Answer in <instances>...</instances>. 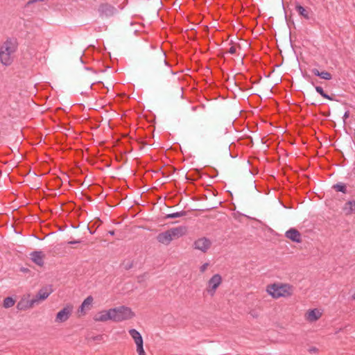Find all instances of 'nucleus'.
Segmentation results:
<instances>
[{
	"mask_svg": "<svg viewBox=\"0 0 355 355\" xmlns=\"http://www.w3.org/2000/svg\"><path fill=\"white\" fill-rule=\"evenodd\" d=\"M109 234H110V235H114V231H110V232H109Z\"/></svg>",
	"mask_w": 355,
	"mask_h": 355,
	"instance_id": "2f4dec72",
	"label": "nucleus"
},
{
	"mask_svg": "<svg viewBox=\"0 0 355 355\" xmlns=\"http://www.w3.org/2000/svg\"><path fill=\"white\" fill-rule=\"evenodd\" d=\"M114 312V310H112V309L107 310V311H103L99 312L97 315L94 316V320L98 321V322H105L108 320H113L112 318V313Z\"/></svg>",
	"mask_w": 355,
	"mask_h": 355,
	"instance_id": "9d476101",
	"label": "nucleus"
},
{
	"mask_svg": "<svg viewBox=\"0 0 355 355\" xmlns=\"http://www.w3.org/2000/svg\"><path fill=\"white\" fill-rule=\"evenodd\" d=\"M157 240L160 243L167 245L172 241L173 239L171 236L169 230H168L166 232L159 233L157 236Z\"/></svg>",
	"mask_w": 355,
	"mask_h": 355,
	"instance_id": "4468645a",
	"label": "nucleus"
},
{
	"mask_svg": "<svg viewBox=\"0 0 355 355\" xmlns=\"http://www.w3.org/2000/svg\"><path fill=\"white\" fill-rule=\"evenodd\" d=\"M349 110H347V111L344 113L343 116V123H344V124L345 123V120H346L347 118H349Z\"/></svg>",
	"mask_w": 355,
	"mask_h": 355,
	"instance_id": "b1692460",
	"label": "nucleus"
},
{
	"mask_svg": "<svg viewBox=\"0 0 355 355\" xmlns=\"http://www.w3.org/2000/svg\"><path fill=\"white\" fill-rule=\"evenodd\" d=\"M343 209L345 215L355 214V200L347 201L344 205Z\"/></svg>",
	"mask_w": 355,
	"mask_h": 355,
	"instance_id": "2eb2a0df",
	"label": "nucleus"
},
{
	"mask_svg": "<svg viewBox=\"0 0 355 355\" xmlns=\"http://www.w3.org/2000/svg\"><path fill=\"white\" fill-rule=\"evenodd\" d=\"M311 72L315 76H318L324 80H329L332 78L331 74L328 71H320L318 69L313 68L311 69Z\"/></svg>",
	"mask_w": 355,
	"mask_h": 355,
	"instance_id": "f3484780",
	"label": "nucleus"
},
{
	"mask_svg": "<svg viewBox=\"0 0 355 355\" xmlns=\"http://www.w3.org/2000/svg\"><path fill=\"white\" fill-rule=\"evenodd\" d=\"M17 309H19V310L22 309V304H21V302H19L17 303Z\"/></svg>",
	"mask_w": 355,
	"mask_h": 355,
	"instance_id": "c85d7f7f",
	"label": "nucleus"
},
{
	"mask_svg": "<svg viewBox=\"0 0 355 355\" xmlns=\"http://www.w3.org/2000/svg\"><path fill=\"white\" fill-rule=\"evenodd\" d=\"M211 245V241L206 237L200 238L193 243L194 248L202 252H206L210 248Z\"/></svg>",
	"mask_w": 355,
	"mask_h": 355,
	"instance_id": "6e6552de",
	"label": "nucleus"
},
{
	"mask_svg": "<svg viewBox=\"0 0 355 355\" xmlns=\"http://www.w3.org/2000/svg\"><path fill=\"white\" fill-rule=\"evenodd\" d=\"M293 291V286L288 284H273L266 288L267 293L275 299L290 297Z\"/></svg>",
	"mask_w": 355,
	"mask_h": 355,
	"instance_id": "f03ea898",
	"label": "nucleus"
},
{
	"mask_svg": "<svg viewBox=\"0 0 355 355\" xmlns=\"http://www.w3.org/2000/svg\"><path fill=\"white\" fill-rule=\"evenodd\" d=\"M228 53L230 54H234L236 53V48L234 46H231L228 50Z\"/></svg>",
	"mask_w": 355,
	"mask_h": 355,
	"instance_id": "a878e982",
	"label": "nucleus"
},
{
	"mask_svg": "<svg viewBox=\"0 0 355 355\" xmlns=\"http://www.w3.org/2000/svg\"><path fill=\"white\" fill-rule=\"evenodd\" d=\"M168 230L173 240L184 236L187 232V228L184 226H179L171 228Z\"/></svg>",
	"mask_w": 355,
	"mask_h": 355,
	"instance_id": "f8f14e48",
	"label": "nucleus"
},
{
	"mask_svg": "<svg viewBox=\"0 0 355 355\" xmlns=\"http://www.w3.org/2000/svg\"><path fill=\"white\" fill-rule=\"evenodd\" d=\"M18 47V42L15 38L7 39L0 47V62L5 66L10 65L15 58Z\"/></svg>",
	"mask_w": 355,
	"mask_h": 355,
	"instance_id": "f257e3e1",
	"label": "nucleus"
},
{
	"mask_svg": "<svg viewBox=\"0 0 355 355\" xmlns=\"http://www.w3.org/2000/svg\"><path fill=\"white\" fill-rule=\"evenodd\" d=\"M114 310L112 313L113 321L121 322L132 318L135 316L134 313L130 308L121 306L119 307L112 309Z\"/></svg>",
	"mask_w": 355,
	"mask_h": 355,
	"instance_id": "7ed1b4c3",
	"label": "nucleus"
},
{
	"mask_svg": "<svg viewBox=\"0 0 355 355\" xmlns=\"http://www.w3.org/2000/svg\"><path fill=\"white\" fill-rule=\"evenodd\" d=\"M322 96L326 99H328V100H331L332 101L333 98L329 96L327 94H326L325 92L323 94V95H322Z\"/></svg>",
	"mask_w": 355,
	"mask_h": 355,
	"instance_id": "bb28decb",
	"label": "nucleus"
},
{
	"mask_svg": "<svg viewBox=\"0 0 355 355\" xmlns=\"http://www.w3.org/2000/svg\"><path fill=\"white\" fill-rule=\"evenodd\" d=\"M132 267V265H128V266L126 267V269H130Z\"/></svg>",
	"mask_w": 355,
	"mask_h": 355,
	"instance_id": "72a5a7b5",
	"label": "nucleus"
},
{
	"mask_svg": "<svg viewBox=\"0 0 355 355\" xmlns=\"http://www.w3.org/2000/svg\"><path fill=\"white\" fill-rule=\"evenodd\" d=\"M25 168V166L24 165V168ZM25 171H24V177L25 176V174H24ZM31 173V171L29 170L28 172L26 174V175H30Z\"/></svg>",
	"mask_w": 355,
	"mask_h": 355,
	"instance_id": "c756f323",
	"label": "nucleus"
},
{
	"mask_svg": "<svg viewBox=\"0 0 355 355\" xmlns=\"http://www.w3.org/2000/svg\"><path fill=\"white\" fill-rule=\"evenodd\" d=\"M98 12L101 18L107 19L115 15L117 13V9L109 3H101L98 8Z\"/></svg>",
	"mask_w": 355,
	"mask_h": 355,
	"instance_id": "39448f33",
	"label": "nucleus"
},
{
	"mask_svg": "<svg viewBox=\"0 0 355 355\" xmlns=\"http://www.w3.org/2000/svg\"><path fill=\"white\" fill-rule=\"evenodd\" d=\"M23 203H24V205L25 204V201L24 200L23 201ZM26 204L27 205V204H28V202H26Z\"/></svg>",
	"mask_w": 355,
	"mask_h": 355,
	"instance_id": "f704fd0d",
	"label": "nucleus"
},
{
	"mask_svg": "<svg viewBox=\"0 0 355 355\" xmlns=\"http://www.w3.org/2000/svg\"><path fill=\"white\" fill-rule=\"evenodd\" d=\"M92 302H93V297L91 295L88 296L86 299L84 300V301L83 302L82 304L80 305L78 311L81 313H84L85 308L89 307V306H91Z\"/></svg>",
	"mask_w": 355,
	"mask_h": 355,
	"instance_id": "6ab92c4d",
	"label": "nucleus"
},
{
	"mask_svg": "<svg viewBox=\"0 0 355 355\" xmlns=\"http://www.w3.org/2000/svg\"><path fill=\"white\" fill-rule=\"evenodd\" d=\"M71 313V307L66 306L60 311L55 317V322L58 323L67 321Z\"/></svg>",
	"mask_w": 355,
	"mask_h": 355,
	"instance_id": "1a4fd4ad",
	"label": "nucleus"
},
{
	"mask_svg": "<svg viewBox=\"0 0 355 355\" xmlns=\"http://www.w3.org/2000/svg\"><path fill=\"white\" fill-rule=\"evenodd\" d=\"M129 334L134 340L136 345H137V352L139 355H146L144 349V341L143 338L141 334L135 329H131L129 330Z\"/></svg>",
	"mask_w": 355,
	"mask_h": 355,
	"instance_id": "423d86ee",
	"label": "nucleus"
},
{
	"mask_svg": "<svg viewBox=\"0 0 355 355\" xmlns=\"http://www.w3.org/2000/svg\"><path fill=\"white\" fill-rule=\"evenodd\" d=\"M295 9L297 11L298 14L303 17L306 19H309V12L300 4L296 3Z\"/></svg>",
	"mask_w": 355,
	"mask_h": 355,
	"instance_id": "a211bd4d",
	"label": "nucleus"
},
{
	"mask_svg": "<svg viewBox=\"0 0 355 355\" xmlns=\"http://www.w3.org/2000/svg\"><path fill=\"white\" fill-rule=\"evenodd\" d=\"M31 260L39 266L44 265V254L41 251H33L30 254Z\"/></svg>",
	"mask_w": 355,
	"mask_h": 355,
	"instance_id": "ddd939ff",
	"label": "nucleus"
},
{
	"mask_svg": "<svg viewBox=\"0 0 355 355\" xmlns=\"http://www.w3.org/2000/svg\"><path fill=\"white\" fill-rule=\"evenodd\" d=\"M15 304V300L11 297H8L3 300V306L6 309H8L13 306Z\"/></svg>",
	"mask_w": 355,
	"mask_h": 355,
	"instance_id": "aec40b11",
	"label": "nucleus"
},
{
	"mask_svg": "<svg viewBox=\"0 0 355 355\" xmlns=\"http://www.w3.org/2000/svg\"><path fill=\"white\" fill-rule=\"evenodd\" d=\"M285 236L295 243H300L302 241L301 234L295 228H291L287 230L285 233Z\"/></svg>",
	"mask_w": 355,
	"mask_h": 355,
	"instance_id": "9b49d317",
	"label": "nucleus"
},
{
	"mask_svg": "<svg viewBox=\"0 0 355 355\" xmlns=\"http://www.w3.org/2000/svg\"><path fill=\"white\" fill-rule=\"evenodd\" d=\"M185 215H186V211H177V212L166 214L165 216V218L169 219V218H180V217L184 216Z\"/></svg>",
	"mask_w": 355,
	"mask_h": 355,
	"instance_id": "412c9836",
	"label": "nucleus"
},
{
	"mask_svg": "<svg viewBox=\"0 0 355 355\" xmlns=\"http://www.w3.org/2000/svg\"><path fill=\"white\" fill-rule=\"evenodd\" d=\"M208 265H209V263H205L202 264V265L200 266V272H204L206 270V269H207V268Z\"/></svg>",
	"mask_w": 355,
	"mask_h": 355,
	"instance_id": "393cba45",
	"label": "nucleus"
},
{
	"mask_svg": "<svg viewBox=\"0 0 355 355\" xmlns=\"http://www.w3.org/2000/svg\"><path fill=\"white\" fill-rule=\"evenodd\" d=\"M164 63L165 65H166V66H168L169 67V65H168L167 61L165 59L164 60Z\"/></svg>",
	"mask_w": 355,
	"mask_h": 355,
	"instance_id": "7c9ffc66",
	"label": "nucleus"
},
{
	"mask_svg": "<svg viewBox=\"0 0 355 355\" xmlns=\"http://www.w3.org/2000/svg\"><path fill=\"white\" fill-rule=\"evenodd\" d=\"M333 187H334V189H335V190L336 191H340L343 193H346V192H347L346 185L343 183H341V182L337 183V184H334Z\"/></svg>",
	"mask_w": 355,
	"mask_h": 355,
	"instance_id": "4be33fe9",
	"label": "nucleus"
},
{
	"mask_svg": "<svg viewBox=\"0 0 355 355\" xmlns=\"http://www.w3.org/2000/svg\"><path fill=\"white\" fill-rule=\"evenodd\" d=\"M80 243V241H69L68 243L70 244V245H73V244H76V243Z\"/></svg>",
	"mask_w": 355,
	"mask_h": 355,
	"instance_id": "cd10ccee",
	"label": "nucleus"
},
{
	"mask_svg": "<svg viewBox=\"0 0 355 355\" xmlns=\"http://www.w3.org/2000/svg\"><path fill=\"white\" fill-rule=\"evenodd\" d=\"M322 315V313L317 309L309 310L307 312L306 319L310 322L318 320Z\"/></svg>",
	"mask_w": 355,
	"mask_h": 355,
	"instance_id": "dca6fc26",
	"label": "nucleus"
},
{
	"mask_svg": "<svg viewBox=\"0 0 355 355\" xmlns=\"http://www.w3.org/2000/svg\"><path fill=\"white\" fill-rule=\"evenodd\" d=\"M143 276L138 277L139 282H141L142 280Z\"/></svg>",
	"mask_w": 355,
	"mask_h": 355,
	"instance_id": "473e14b6",
	"label": "nucleus"
},
{
	"mask_svg": "<svg viewBox=\"0 0 355 355\" xmlns=\"http://www.w3.org/2000/svg\"><path fill=\"white\" fill-rule=\"evenodd\" d=\"M53 293L51 286H46L40 288L34 298L28 301L29 306L37 304L40 301L44 300Z\"/></svg>",
	"mask_w": 355,
	"mask_h": 355,
	"instance_id": "20e7f679",
	"label": "nucleus"
},
{
	"mask_svg": "<svg viewBox=\"0 0 355 355\" xmlns=\"http://www.w3.org/2000/svg\"><path fill=\"white\" fill-rule=\"evenodd\" d=\"M222 278L220 275L216 274L213 275L208 281L207 293L213 296L215 294L216 288L221 284Z\"/></svg>",
	"mask_w": 355,
	"mask_h": 355,
	"instance_id": "0eeeda50",
	"label": "nucleus"
},
{
	"mask_svg": "<svg viewBox=\"0 0 355 355\" xmlns=\"http://www.w3.org/2000/svg\"><path fill=\"white\" fill-rule=\"evenodd\" d=\"M315 91L320 94L321 96L323 95V94L324 93L323 89L322 87L320 86H315Z\"/></svg>",
	"mask_w": 355,
	"mask_h": 355,
	"instance_id": "5701e85b",
	"label": "nucleus"
},
{
	"mask_svg": "<svg viewBox=\"0 0 355 355\" xmlns=\"http://www.w3.org/2000/svg\"><path fill=\"white\" fill-rule=\"evenodd\" d=\"M23 271H24V272H26V269H25V268H24Z\"/></svg>",
	"mask_w": 355,
	"mask_h": 355,
	"instance_id": "c9c22d12",
	"label": "nucleus"
}]
</instances>
